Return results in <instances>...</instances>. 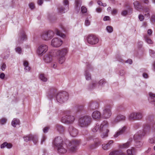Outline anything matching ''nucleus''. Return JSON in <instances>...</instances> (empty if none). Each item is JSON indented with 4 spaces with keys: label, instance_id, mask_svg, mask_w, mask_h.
<instances>
[{
    "label": "nucleus",
    "instance_id": "nucleus-1",
    "mask_svg": "<svg viewBox=\"0 0 155 155\" xmlns=\"http://www.w3.org/2000/svg\"><path fill=\"white\" fill-rule=\"evenodd\" d=\"M81 143L80 140H74L71 141L66 139L64 141V143L56 147L58 153L64 154L67 151V149L71 152H74L77 150V147Z\"/></svg>",
    "mask_w": 155,
    "mask_h": 155
},
{
    "label": "nucleus",
    "instance_id": "nucleus-2",
    "mask_svg": "<svg viewBox=\"0 0 155 155\" xmlns=\"http://www.w3.org/2000/svg\"><path fill=\"white\" fill-rule=\"evenodd\" d=\"M143 129L138 131L134 136L135 141L134 146L136 148H140L143 146V142L140 140L146 134L149 133L150 129V126L148 124H144L143 125Z\"/></svg>",
    "mask_w": 155,
    "mask_h": 155
},
{
    "label": "nucleus",
    "instance_id": "nucleus-3",
    "mask_svg": "<svg viewBox=\"0 0 155 155\" xmlns=\"http://www.w3.org/2000/svg\"><path fill=\"white\" fill-rule=\"evenodd\" d=\"M94 132H97V131L102 132L101 135L102 138H104L108 137V133L109 132L108 129V123L107 121H104L101 125L97 124L92 129Z\"/></svg>",
    "mask_w": 155,
    "mask_h": 155
},
{
    "label": "nucleus",
    "instance_id": "nucleus-4",
    "mask_svg": "<svg viewBox=\"0 0 155 155\" xmlns=\"http://www.w3.org/2000/svg\"><path fill=\"white\" fill-rule=\"evenodd\" d=\"M68 93L63 91L59 92L57 94L51 93L49 94L48 97L50 99L55 98L58 102L63 103L66 102L68 100Z\"/></svg>",
    "mask_w": 155,
    "mask_h": 155
},
{
    "label": "nucleus",
    "instance_id": "nucleus-5",
    "mask_svg": "<svg viewBox=\"0 0 155 155\" xmlns=\"http://www.w3.org/2000/svg\"><path fill=\"white\" fill-rule=\"evenodd\" d=\"M74 109L71 110H67L64 111V114L65 116H62L61 118V121L62 123L66 124H72L75 121V116L74 115H69L71 114L72 110Z\"/></svg>",
    "mask_w": 155,
    "mask_h": 155
},
{
    "label": "nucleus",
    "instance_id": "nucleus-6",
    "mask_svg": "<svg viewBox=\"0 0 155 155\" xmlns=\"http://www.w3.org/2000/svg\"><path fill=\"white\" fill-rule=\"evenodd\" d=\"M92 122L91 117L88 115H84L80 117L78 120V125L82 128H86L89 127Z\"/></svg>",
    "mask_w": 155,
    "mask_h": 155
},
{
    "label": "nucleus",
    "instance_id": "nucleus-7",
    "mask_svg": "<svg viewBox=\"0 0 155 155\" xmlns=\"http://www.w3.org/2000/svg\"><path fill=\"white\" fill-rule=\"evenodd\" d=\"M103 111L102 112L101 117L104 119H108L110 117L112 113L110 105L105 106L102 108Z\"/></svg>",
    "mask_w": 155,
    "mask_h": 155
},
{
    "label": "nucleus",
    "instance_id": "nucleus-8",
    "mask_svg": "<svg viewBox=\"0 0 155 155\" xmlns=\"http://www.w3.org/2000/svg\"><path fill=\"white\" fill-rule=\"evenodd\" d=\"M54 33L52 31H45L43 32L41 35V38L45 41H48L53 37Z\"/></svg>",
    "mask_w": 155,
    "mask_h": 155
},
{
    "label": "nucleus",
    "instance_id": "nucleus-9",
    "mask_svg": "<svg viewBox=\"0 0 155 155\" xmlns=\"http://www.w3.org/2000/svg\"><path fill=\"white\" fill-rule=\"evenodd\" d=\"M48 46L45 44L40 45L37 48V52L38 54L40 56L43 55L48 51Z\"/></svg>",
    "mask_w": 155,
    "mask_h": 155
},
{
    "label": "nucleus",
    "instance_id": "nucleus-10",
    "mask_svg": "<svg viewBox=\"0 0 155 155\" xmlns=\"http://www.w3.org/2000/svg\"><path fill=\"white\" fill-rule=\"evenodd\" d=\"M87 43L91 45H94L97 44L99 41L98 38L96 36L93 35H89L87 38Z\"/></svg>",
    "mask_w": 155,
    "mask_h": 155
},
{
    "label": "nucleus",
    "instance_id": "nucleus-11",
    "mask_svg": "<svg viewBox=\"0 0 155 155\" xmlns=\"http://www.w3.org/2000/svg\"><path fill=\"white\" fill-rule=\"evenodd\" d=\"M63 3V7H61L58 8V12L61 14L67 12L69 9V4L68 0H64Z\"/></svg>",
    "mask_w": 155,
    "mask_h": 155
},
{
    "label": "nucleus",
    "instance_id": "nucleus-12",
    "mask_svg": "<svg viewBox=\"0 0 155 155\" xmlns=\"http://www.w3.org/2000/svg\"><path fill=\"white\" fill-rule=\"evenodd\" d=\"M65 51L63 50V48L58 50H51L49 53L51 56L52 57L58 56L61 53L64 54L65 53Z\"/></svg>",
    "mask_w": 155,
    "mask_h": 155
},
{
    "label": "nucleus",
    "instance_id": "nucleus-13",
    "mask_svg": "<svg viewBox=\"0 0 155 155\" xmlns=\"http://www.w3.org/2000/svg\"><path fill=\"white\" fill-rule=\"evenodd\" d=\"M62 44V41L60 38H55L52 40L51 45L53 47L58 48Z\"/></svg>",
    "mask_w": 155,
    "mask_h": 155
},
{
    "label": "nucleus",
    "instance_id": "nucleus-14",
    "mask_svg": "<svg viewBox=\"0 0 155 155\" xmlns=\"http://www.w3.org/2000/svg\"><path fill=\"white\" fill-rule=\"evenodd\" d=\"M132 141V138H130L126 143L119 144L118 148L120 149H127L131 145Z\"/></svg>",
    "mask_w": 155,
    "mask_h": 155
},
{
    "label": "nucleus",
    "instance_id": "nucleus-15",
    "mask_svg": "<svg viewBox=\"0 0 155 155\" xmlns=\"http://www.w3.org/2000/svg\"><path fill=\"white\" fill-rule=\"evenodd\" d=\"M65 51V53L62 54L61 53L58 56L59 58L58 59V61L59 64H62L64 63L66 59L65 56L67 55L68 52V50L66 48H63V50Z\"/></svg>",
    "mask_w": 155,
    "mask_h": 155
},
{
    "label": "nucleus",
    "instance_id": "nucleus-16",
    "mask_svg": "<svg viewBox=\"0 0 155 155\" xmlns=\"http://www.w3.org/2000/svg\"><path fill=\"white\" fill-rule=\"evenodd\" d=\"M125 119V117L122 114H119L114 118L111 120V123L113 125L118 123L120 121L124 120Z\"/></svg>",
    "mask_w": 155,
    "mask_h": 155
},
{
    "label": "nucleus",
    "instance_id": "nucleus-17",
    "mask_svg": "<svg viewBox=\"0 0 155 155\" xmlns=\"http://www.w3.org/2000/svg\"><path fill=\"white\" fill-rule=\"evenodd\" d=\"M127 128V127L126 126H124L120 128L119 130L115 133L114 135V138H117L119 136L123 134L126 132Z\"/></svg>",
    "mask_w": 155,
    "mask_h": 155
},
{
    "label": "nucleus",
    "instance_id": "nucleus-18",
    "mask_svg": "<svg viewBox=\"0 0 155 155\" xmlns=\"http://www.w3.org/2000/svg\"><path fill=\"white\" fill-rule=\"evenodd\" d=\"M68 131L70 136L72 137H76L78 134V130L72 126H69Z\"/></svg>",
    "mask_w": 155,
    "mask_h": 155
},
{
    "label": "nucleus",
    "instance_id": "nucleus-19",
    "mask_svg": "<svg viewBox=\"0 0 155 155\" xmlns=\"http://www.w3.org/2000/svg\"><path fill=\"white\" fill-rule=\"evenodd\" d=\"M25 141L28 142L29 141L32 140L34 144H35L38 141V139L36 136L32 135H28L23 137Z\"/></svg>",
    "mask_w": 155,
    "mask_h": 155
},
{
    "label": "nucleus",
    "instance_id": "nucleus-20",
    "mask_svg": "<svg viewBox=\"0 0 155 155\" xmlns=\"http://www.w3.org/2000/svg\"><path fill=\"white\" fill-rule=\"evenodd\" d=\"M92 69V67L90 64H88L87 66V69L85 70L84 75L85 77L86 80H89L91 79V75L89 73V71Z\"/></svg>",
    "mask_w": 155,
    "mask_h": 155
},
{
    "label": "nucleus",
    "instance_id": "nucleus-21",
    "mask_svg": "<svg viewBox=\"0 0 155 155\" xmlns=\"http://www.w3.org/2000/svg\"><path fill=\"white\" fill-rule=\"evenodd\" d=\"M53 143L55 147L64 144L63 140L60 137H56Z\"/></svg>",
    "mask_w": 155,
    "mask_h": 155
},
{
    "label": "nucleus",
    "instance_id": "nucleus-22",
    "mask_svg": "<svg viewBox=\"0 0 155 155\" xmlns=\"http://www.w3.org/2000/svg\"><path fill=\"white\" fill-rule=\"evenodd\" d=\"M91 117L94 119L98 120L101 117V113L99 111L95 110L92 113Z\"/></svg>",
    "mask_w": 155,
    "mask_h": 155
},
{
    "label": "nucleus",
    "instance_id": "nucleus-23",
    "mask_svg": "<svg viewBox=\"0 0 155 155\" xmlns=\"http://www.w3.org/2000/svg\"><path fill=\"white\" fill-rule=\"evenodd\" d=\"M127 155H136L137 150L134 147H132L127 151Z\"/></svg>",
    "mask_w": 155,
    "mask_h": 155
},
{
    "label": "nucleus",
    "instance_id": "nucleus-24",
    "mask_svg": "<svg viewBox=\"0 0 155 155\" xmlns=\"http://www.w3.org/2000/svg\"><path fill=\"white\" fill-rule=\"evenodd\" d=\"M19 40L20 42H22L26 39V36L25 33L23 30L21 31L19 34Z\"/></svg>",
    "mask_w": 155,
    "mask_h": 155
},
{
    "label": "nucleus",
    "instance_id": "nucleus-25",
    "mask_svg": "<svg viewBox=\"0 0 155 155\" xmlns=\"http://www.w3.org/2000/svg\"><path fill=\"white\" fill-rule=\"evenodd\" d=\"M113 141L112 140H109L108 143H104L102 145V148L104 150H108L110 147L111 145L113 143Z\"/></svg>",
    "mask_w": 155,
    "mask_h": 155
},
{
    "label": "nucleus",
    "instance_id": "nucleus-26",
    "mask_svg": "<svg viewBox=\"0 0 155 155\" xmlns=\"http://www.w3.org/2000/svg\"><path fill=\"white\" fill-rule=\"evenodd\" d=\"M43 60L45 63H48L51 61L52 58L50 54L49 53H48L44 56Z\"/></svg>",
    "mask_w": 155,
    "mask_h": 155
},
{
    "label": "nucleus",
    "instance_id": "nucleus-27",
    "mask_svg": "<svg viewBox=\"0 0 155 155\" xmlns=\"http://www.w3.org/2000/svg\"><path fill=\"white\" fill-rule=\"evenodd\" d=\"M94 144L90 146V148L91 149H93L98 147L101 143V141L98 138H96L94 141Z\"/></svg>",
    "mask_w": 155,
    "mask_h": 155
},
{
    "label": "nucleus",
    "instance_id": "nucleus-28",
    "mask_svg": "<svg viewBox=\"0 0 155 155\" xmlns=\"http://www.w3.org/2000/svg\"><path fill=\"white\" fill-rule=\"evenodd\" d=\"M98 106V104L95 102L91 101L88 103V107L90 109H95Z\"/></svg>",
    "mask_w": 155,
    "mask_h": 155
},
{
    "label": "nucleus",
    "instance_id": "nucleus-29",
    "mask_svg": "<svg viewBox=\"0 0 155 155\" xmlns=\"http://www.w3.org/2000/svg\"><path fill=\"white\" fill-rule=\"evenodd\" d=\"M12 145L11 143H8L7 142H5L2 143L1 145V148H4L6 147L8 149H10L12 147Z\"/></svg>",
    "mask_w": 155,
    "mask_h": 155
},
{
    "label": "nucleus",
    "instance_id": "nucleus-30",
    "mask_svg": "<svg viewBox=\"0 0 155 155\" xmlns=\"http://www.w3.org/2000/svg\"><path fill=\"white\" fill-rule=\"evenodd\" d=\"M148 142L151 144L155 143V133H153L148 140Z\"/></svg>",
    "mask_w": 155,
    "mask_h": 155
},
{
    "label": "nucleus",
    "instance_id": "nucleus-31",
    "mask_svg": "<svg viewBox=\"0 0 155 155\" xmlns=\"http://www.w3.org/2000/svg\"><path fill=\"white\" fill-rule=\"evenodd\" d=\"M109 155H126V154L120 150H115L111 152Z\"/></svg>",
    "mask_w": 155,
    "mask_h": 155
},
{
    "label": "nucleus",
    "instance_id": "nucleus-32",
    "mask_svg": "<svg viewBox=\"0 0 155 155\" xmlns=\"http://www.w3.org/2000/svg\"><path fill=\"white\" fill-rule=\"evenodd\" d=\"M55 128L60 133H62L64 130V127L61 125L57 124L55 125Z\"/></svg>",
    "mask_w": 155,
    "mask_h": 155
},
{
    "label": "nucleus",
    "instance_id": "nucleus-33",
    "mask_svg": "<svg viewBox=\"0 0 155 155\" xmlns=\"http://www.w3.org/2000/svg\"><path fill=\"white\" fill-rule=\"evenodd\" d=\"M23 65L24 67V69L26 72L29 71L30 70V67L29 66V64L28 62L26 61H23Z\"/></svg>",
    "mask_w": 155,
    "mask_h": 155
},
{
    "label": "nucleus",
    "instance_id": "nucleus-34",
    "mask_svg": "<svg viewBox=\"0 0 155 155\" xmlns=\"http://www.w3.org/2000/svg\"><path fill=\"white\" fill-rule=\"evenodd\" d=\"M133 5L135 9L137 10H139L142 8V5L137 1L134 2Z\"/></svg>",
    "mask_w": 155,
    "mask_h": 155
},
{
    "label": "nucleus",
    "instance_id": "nucleus-35",
    "mask_svg": "<svg viewBox=\"0 0 155 155\" xmlns=\"http://www.w3.org/2000/svg\"><path fill=\"white\" fill-rule=\"evenodd\" d=\"M136 112L130 113L128 116V119L130 120H136Z\"/></svg>",
    "mask_w": 155,
    "mask_h": 155
},
{
    "label": "nucleus",
    "instance_id": "nucleus-36",
    "mask_svg": "<svg viewBox=\"0 0 155 155\" xmlns=\"http://www.w3.org/2000/svg\"><path fill=\"white\" fill-rule=\"evenodd\" d=\"M81 0H76L75 2V9L78 11L81 6Z\"/></svg>",
    "mask_w": 155,
    "mask_h": 155
},
{
    "label": "nucleus",
    "instance_id": "nucleus-37",
    "mask_svg": "<svg viewBox=\"0 0 155 155\" xmlns=\"http://www.w3.org/2000/svg\"><path fill=\"white\" fill-rule=\"evenodd\" d=\"M20 120L18 119L14 118L12 122V126L14 127H16L17 125H19Z\"/></svg>",
    "mask_w": 155,
    "mask_h": 155
},
{
    "label": "nucleus",
    "instance_id": "nucleus-38",
    "mask_svg": "<svg viewBox=\"0 0 155 155\" xmlns=\"http://www.w3.org/2000/svg\"><path fill=\"white\" fill-rule=\"evenodd\" d=\"M97 85V82L96 81H93L91 84L89 86L88 88L90 90L93 89Z\"/></svg>",
    "mask_w": 155,
    "mask_h": 155
},
{
    "label": "nucleus",
    "instance_id": "nucleus-39",
    "mask_svg": "<svg viewBox=\"0 0 155 155\" xmlns=\"http://www.w3.org/2000/svg\"><path fill=\"white\" fill-rule=\"evenodd\" d=\"M143 113L142 111L136 112V120H141L143 116Z\"/></svg>",
    "mask_w": 155,
    "mask_h": 155
},
{
    "label": "nucleus",
    "instance_id": "nucleus-40",
    "mask_svg": "<svg viewBox=\"0 0 155 155\" xmlns=\"http://www.w3.org/2000/svg\"><path fill=\"white\" fill-rule=\"evenodd\" d=\"M144 38L145 41L148 44H152L153 41L150 38L149 36L145 35L144 36Z\"/></svg>",
    "mask_w": 155,
    "mask_h": 155
},
{
    "label": "nucleus",
    "instance_id": "nucleus-41",
    "mask_svg": "<svg viewBox=\"0 0 155 155\" xmlns=\"http://www.w3.org/2000/svg\"><path fill=\"white\" fill-rule=\"evenodd\" d=\"M91 16L90 15H88L87 17L85 22V25L86 26H88L90 25Z\"/></svg>",
    "mask_w": 155,
    "mask_h": 155
},
{
    "label": "nucleus",
    "instance_id": "nucleus-42",
    "mask_svg": "<svg viewBox=\"0 0 155 155\" xmlns=\"http://www.w3.org/2000/svg\"><path fill=\"white\" fill-rule=\"evenodd\" d=\"M107 85L106 81L104 79L101 80L99 82V86L103 87Z\"/></svg>",
    "mask_w": 155,
    "mask_h": 155
},
{
    "label": "nucleus",
    "instance_id": "nucleus-43",
    "mask_svg": "<svg viewBox=\"0 0 155 155\" xmlns=\"http://www.w3.org/2000/svg\"><path fill=\"white\" fill-rule=\"evenodd\" d=\"M39 78L42 81L46 82L47 81V78L45 77L44 74H40Z\"/></svg>",
    "mask_w": 155,
    "mask_h": 155
},
{
    "label": "nucleus",
    "instance_id": "nucleus-44",
    "mask_svg": "<svg viewBox=\"0 0 155 155\" xmlns=\"http://www.w3.org/2000/svg\"><path fill=\"white\" fill-rule=\"evenodd\" d=\"M55 31L57 35H59L60 37L64 38L65 37V35L61 33L57 29H56L55 30Z\"/></svg>",
    "mask_w": 155,
    "mask_h": 155
},
{
    "label": "nucleus",
    "instance_id": "nucleus-45",
    "mask_svg": "<svg viewBox=\"0 0 155 155\" xmlns=\"http://www.w3.org/2000/svg\"><path fill=\"white\" fill-rule=\"evenodd\" d=\"M144 11L145 12H147V14H145V16H146L147 18H149L150 17V9L148 7H146L144 8Z\"/></svg>",
    "mask_w": 155,
    "mask_h": 155
},
{
    "label": "nucleus",
    "instance_id": "nucleus-46",
    "mask_svg": "<svg viewBox=\"0 0 155 155\" xmlns=\"http://www.w3.org/2000/svg\"><path fill=\"white\" fill-rule=\"evenodd\" d=\"M15 51L19 54H21L22 53V51L21 48L17 47L15 49Z\"/></svg>",
    "mask_w": 155,
    "mask_h": 155
},
{
    "label": "nucleus",
    "instance_id": "nucleus-47",
    "mask_svg": "<svg viewBox=\"0 0 155 155\" xmlns=\"http://www.w3.org/2000/svg\"><path fill=\"white\" fill-rule=\"evenodd\" d=\"M106 29L108 32L109 33H111L113 31V28L112 26H108L107 27Z\"/></svg>",
    "mask_w": 155,
    "mask_h": 155
},
{
    "label": "nucleus",
    "instance_id": "nucleus-48",
    "mask_svg": "<svg viewBox=\"0 0 155 155\" xmlns=\"http://www.w3.org/2000/svg\"><path fill=\"white\" fill-rule=\"evenodd\" d=\"M149 54L150 56L152 58L155 57V52L153 50H149Z\"/></svg>",
    "mask_w": 155,
    "mask_h": 155
},
{
    "label": "nucleus",
    "instance_id": "nucleus-49",
    "mask_svg": "<svg viewBox=\"0 0 155 155\" xmlns=\"http://www.w3.org/2000/svg\"><path fill=\"white\" fill-rule=\"evenodd\" d=\"M7 121V119L6 118H2L0 120V124L2 125L5 124Z\"/></svg>",
    "mask_w": 155,
    "mask_h": 155
},
{
    "label": "nucleus",
    "instance_id": "nucleus-50",
    "mask_svg": "<svg viewBox=\"0 0 155 155\" xmlns=\"http://www.w3.org/2000/svg\"><path fill=\"white\" fill-rule=\"evenodd\" d=\"M57 64L56 62H52L50 64V66L54 69L56 68L57 67Z\"/></svg>",
    "mask_w": 155,
    "mask_h": 155
},
{
    "label": "nucleus",
    "instance_id": "nucleus-51",
    "mask_svg": "<svg viewBox=\"0 0 155 155\" xmlns=\"http://www.w3.org/2000/svg\"><path fill=\"white\" fill-rule=\"evenodd\" d=\"M128 12L126 10H124L121 11V15L123 16H126Z\"/></svg>",
    "mask_w": 155,
    "mask_h": 155
},
{
    "label": "nucleus",
    "instance_id": "nucleus-52",
    "mask_svg": "<svg viewBox=\"0 0 155 155\" xmlns=\"http://www.w3.org/2000/svg\"><path fill=\"white\" fill-rule=\"evenodd\" d=\"M81 11L82 13H85L87 12V9L86 7L84 6L81 7Z\"/></svg>",
    "mask_w": 155,
    "mask_h": 155
},
{
    "label": "nucleus",
    "instance_id": "nucleus-53",
    "mask_svg": "<svg viewBox=\"0 0 155 155\" xmlns=\"http://www.w3.org/2000/svg\"><path fill=\"white\" fill-rule=\"evenodd\" d=\"M29 6L31 10H33L35 8V5L32 3H31L29 4Z\"/></svg>",
    "mask_w": 155,
    "mask_h": 155
},
{
    "label": "nucleus",
    "instance_id": "nucleus-54",
    "mask_svg": "<svg viewBox=\"0 0 155 155\" xmlns=\"http://www.w3.org/2000/svg\"><path fill=\"white\" fill-rule=\"evenodd\" d=\"M153 120V117L151 116H148L146 118V120L147 121H151Z\"/></svg>",
    "mask_w": 155,
    "mask_h": 155
},
{
    "label": "nucleus",
    "instance_id": "nucleus-55",
    "mask_svg": "<svg viewBox=\"0 0 155 155\" xmlns=\"http://www.w3.org/2000/svg\"><path fill=\"white\" fill-rule=\"evenodd\" d=\"M119 74L120 75L122 76L125 74V72L124 70H121L119 71Z\"/></svg>",
    "mask_w": 155,
    "mask_h": 155
},
{
    "label": "nucleus",
    "instance_id": "nucleus-56",
    "mask_svg": "<svg viewBox=\"0 0 155 155\" xmlns=\"http://www.w3.org/2000/svg\"><path fill=\"white\" fill-rule=\"evenodd\" d=\"M141 124H140L139 123H137L135 124L134 126V127L136 128L137 129L140 127L141 126Z\"/></svg>",
    "mask_w": 155,
    "mask_h": 155
},
{
    "label": "nucleus",
    "instance_id": "nucleus-57",
    "mask_svg": "<svg viewBox=\"0 0 155 155\" xmlns=\"http://www.w3.org/2000/svg\"><path fill=\"white\" fill-rule=\"evenodd\" d=\"M49 128L50 127H45L43 129V132L45 133H46Z\"/></svg>",
    "mask_w": 155,
    "mask_h": 155
},
{
    "label": "nucleus",
    "instance_id": "nucleus-58",
    "mask_svg": "<svg viewBox=\"0 0 155 155\" xmlns=\"http://www.w3.org/2000/svg\"><path fill=\"white\" fill-rule=\"evenodd\" d=\"M142 76L145 79H147L148 78V74L146 73H143L142 74Z\"/></svg>",
    "mask_w": 155,
    "mask_h": 155
},
{
    "label": "nucleus",
    "instance_id": "nucleus-59",
    "mask_svg": "<svg viewBox=\"0 0 155 155\" xmlns=\"http://www.w3.org/2000/svg\"><path fill=\"white\" fill-rule=\"evenodd\" d=\"M117 10L114 9L111 11V14L112 15H116L117 12Z\"/></svg>",
    "mask_w": 155,
    "mask_h": 155
},
{
    "label": "nucleus",
    "instance_id": "nucleus-60",
    "mask_svg": "<svg viewBox=\"0 0 155 155\" xmlns=\"http://www.w3.org/2000/svg\"><path fill=\"white\" fill-rule=\"evenodd\" d=\"M140 1L147 5H148L149 3L148 0H140Z\"/></svg>",
    "mask_w": 155,
    "mask_h": 155
},
{
    "label": "nucleus",
    "instance_id": "nucleus-61",
    "mask_svg": "<svg viewBox=\"0 0 155 155\" xmlns=\"http://www.w3.org/2000/svg\"><path fill=\"white\" fill-rule=\"evenodd\" d=\"M6 68V65L4 63L2 64L1 66V69L2 71H4L5 70Z\"/></svg>",
    "mask_w": 155,
    "mask_h": 155
},
{
    "label": "nucleus",
    "instance_id": "nucleus-62",
    "mask_svg": "<svg viewBox=\"0 0 155 155\" xmlns=\"http://www.w3.org/2000/svg\"><path fill=\"white\" fill-rule=\"evenodd\" d=\"M48 19L51 21H52V20L54 19V17L53 16H52L50 15H49L48 16Z\"/></svg>",
    "mask_w": 155,
    "mask_h": 155
},
{
    "label": "nucleus",
    "instance_id": "nucleus-63",
    "mask_svg": "<svg viewBox=\"0 0 155 155\" xmlns=\"http://www.w3.org/2000/svg\"><path fill=\"white\" fill-rule=\"evenodd\" d=\"M153 31L151 29H149L147 31V34L149 36H150L152 33Z\"/></svg>",
    "mask_w": 155,
    "mask_h": 155
},
{
    "label": "nucleus",
    "instance_id": "nucleus-64",
    "mask_svg": "<svg viewBox=\"0 0 155 155\" xmlns=\"http://www.w3.org/2000/svg\"><path fill=\"white\" fill-rule=\"evenodd\" d=\"M140 72H141L143 73H145V72H146L147 71V70L145 68H141L140 69Z\"/></svg>",
    "mask_w": 155,
    "mask_h": 155
}]
</instances>
